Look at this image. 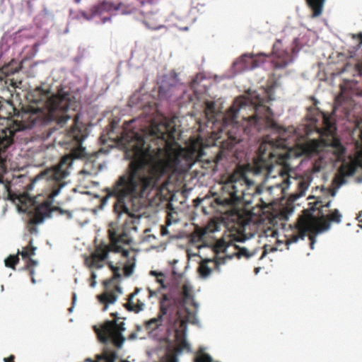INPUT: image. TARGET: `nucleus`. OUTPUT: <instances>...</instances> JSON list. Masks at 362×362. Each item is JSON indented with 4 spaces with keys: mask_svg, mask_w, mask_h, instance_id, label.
I'll return each instance as SVG.
<instances>
[{
    "mask_svg": "<svg viewBox=\"0 0 362 362\" xmlns=\"http://www.w3.org/2000/svg\"><path fill=\"white\" fill-rule=\"evenodd\" d=\"M176 129L165 123L152 124L151 143L146 145L142 134L132 132L124 136L125 155L132 160L127 177H120L117 185L124 194H132L139 185L143 190L158 186L160 179L169 172L185 171L194 163V152L182 147L176 141Z\"/></svg>",
    "mask_w": 362,
    "mask_h": 362,
    "instance_id": "nucleus-1",
    "label": "nucleus"
},
{
    "mask_svg": "<svg viewBox=\"0 0 362 362\" xmlns=\"http://www.w3.org/2000/svg\"><path fill=\"white\" fill-rule=\"evenodd\" d=\"M29 105H23L16 114L13 124L4 129L0 128V168H5V158L3 153L13 143L17 133L40 127V132L36 136L42 140L47 139L53 129L47 127L52 121L59 125L64 124L71 116L69 110H76L78 102L70 93L63 89L54 94L49 88L37 87L28 95Z\"/></svg>",
    "mask_w": 362,
    "mask_h": 362,
    "instance_id": "nucleus-2",
    "label": "nucleus"
},
{
    "mask_svg": "<svg viewBox=\"0 0 362 362\" xmlns=\"http://www.w3.org/2000/svg\"><path fill=\"white\" fill-rule=\"evenodd\" d=\"M264 103V99L259 96H256L254 99L244 96L238 97L235 98L233 105L227 111L226 117L233 122L237 119L239 111L247 107H251L254 110V114L248 117L247 124L244 131L247 134H253L255 132L263 130H271L278 134L275 139H270L268 136L264 138V141L259 145L257 157L250 168L254 175H262L265 179L270 177H274L275 175H273L272 173L276 168L277 173L283 179L280 187L284 190L288 187L290 180L287 174L283 173L282 166L279 164L274 165V163L277 162V158L274 151L272 150L274 147L279 148L284 145V141L281 138V133L284 132V129L275 122L272 110Z\"/></svg>",
    "mask_w": 362,
    "mask_h": 362,
    "instance_id": "nucleus-3",
    "label": "nucleus"
},
{
    "mask_svg": "<svg viewBox=\"0 0 362 362\" xmlns=\"http://www.w3.org/2000/svg\"><path fill=\"white\" fill-rule=\"evenodd\" d=\"M87 129L83 124L78 121V116L74 119V124L59 141V145L71 151L64 156L59 163L51 168L46 169L36 179L45 178L49 187L46 199L38 204L35 209L34 215L28 223V228L31 233L37 232L35 225L41 223L46 217H49L54 198L59 194L65 186L63 180L69 175V169L71 167L74 159L85 156L86 149L81 144L87 136Z\"/></svg>",
    "mask_w": 362,
    "mask_h": 362,
    "instance_id": "nucleus-4",
    "label": "nucleus"
},
{
    "mask_svg": "<svg viewBox=\"0 0 362 362\" xmlns=\"http://www.w3.org/2000/svg\"><path fill=\"white\" fill-rule=\"evenodd\" d=\"M192 300V288L187 284L182 286V291L178 296H175L171 292L163 294L158 300L157 316L144 322L145 329L149 332L159 329L163 325L164 317L168 318L170 325L180 322L181 328L186 327L193 315L185 305Z\"/></svg>",
    "mask_w": 362,
    "mask_h": 362,
    "instance_id": "nucleus-5",
    "label": "nucleus"
},
{
    "mask_svg": "<svg viewBox=\"0 0 362 362\" xmlns=\"http://www.w3.org/2000/svg\"><path fill=\"white\" fill-rule=\"evenodd\" d=\"M317 116L322 119L321 126L317 124L318 119L317 117L308 115L312 129L308 130L307 134H310V132L314 130L318 134L320 138L319 140L312 139L308 142L307 145L309 150L312 152H319L324 147L330 146L333 148L337 158H341L344 156L346 149L341 144L340 139L337 136V127L332 115L320 112Z\"/></svg>",
    "mask_w": 362,
    "mask_h": 362,
    "instance_id": "nucleus-6",
    "label": "nucleus"
},
{
    "mask_svg": "<svg viewBox=\"0 0 362 362\" xmlns=\"http://www.w3.org/2000/svg\"><path fill=\"white\" fill-rule=\"evenodd\" d=\"M328 211V214H324V212L320 209V216L317 224H315L308 216H300L296 223V231L288 239L287 244L296 243L299 239L303 240L307 233H310L308 235L310 241V246L311 249H313L316 240L315 236L317 234L328 230L332 223H339L341 221L342 215L338 209H335Z\"/></svg>",
    "mask_w": 362,
    "mask_h": 362,
    "instance_id": "nucleus-7",
    "label": "nucleus"
},
{
    "mask_svg": "<svg viewBox=\"0 0 362 362\" xmlns=\"http://www.w3.org/2000/svg\"><path fill=\"white\" fill-rule=\"evenodd\" d=\"M115 11L119 14L139 12L144 17V23L150 29L158 30L165 22L156 5V0H118Z\"/></svg>",
    "mask_w": 362,
    "mask_h": 362,
    "instance_id": "nucleus-8",
    "label": "nucleus"
},
{
    "mask_svg": "<svg viewBox=\"0 0 362 362\" xmlns=\"http://www.w3.org/2000/svg\"><path fill=\"white\" fill-rule=\"evenodd\" d=\"M113 119L110 120L108 124V129L103 131L99 138L101 145L103 146L95 154L91 155L85 161L83 169L80 171V174L88 176L97 175L100 170H103L105 165V161L101 157L103 154H107L110 152V149L113 148Z\"/></svg>",
    "mask_w": 362,
    "mask_h": 362,
    "instance_id": "nucleus-9",
    "label": "nucleus"
},
{
    "mask_svg": "<svg viewBox=\"0 0 362 362\" xmlns=\"http://www.w3.org/2000/svg\"><path fill=\"white\" fill-rule=\"evenodd\" d=\"M98 341L102 344V351L95 356V361L86 362H113V320H106L93 326Z\"/></svg>",
    "mask_w": 362,
    "mask_h": 362,
    "instance_id": "nucleus-10",
    "label": "nucleus"
},
{
    "mask_svg": "<svg viewBox=\"0 0 362 362\" xmlns=\"http://www.w3.org/2000/svg\"><path fill=\"white\" fill-rule=\"evenodd\" d=\"M246 238L244 235L230 233L227 237L218 240L214 247V252L218 255L221 252L224 253L225 259H232L236 256L238 259L242 257L249 259L256 255L257 250L249 251L246 247H240L237 243L243 242Z\"/></svg>",
    "mask_w": 362,
    "mask_h": 362,
    "instance_id": "nucleus-11",
    "label": "nucleus"
},
{
    "mask_svg": "<svg viewBox=\"0 0 362 362\" xmlns=\"http://www.w3.org/2000/svg\"><path fill=\"white\" fill-rule=\"evenodd\" d=\"M253 184L254 182L247 179L243 173L238 179H235V175H232L229 181L223 187L224 189L228 192L229 198L222 199L218 197L214 201L218 205H224L229 202H237L243 199L247 187Z\"/></svg>",
    "mask_w": 362,
    "mask_h": 362,
    "instance_id": "nucleus-12",
    "label": "nucleus"
},
{
    "mask_svg": "<svg viewBox=\"0 0 362 362\" xmlns=\"http://www.w3.org/2000/svg\"><path fill=\"white\" fill-rule=\"evenodd\" d=\"M109 243L104 241L95 246V250L90 256L85 257L84 264L89 268L100 269L103 267L104 262L108 257L109 252H113V222L108 224Z\"/></svg>",
    "mask_w": 362,
    "mask_h": 362,
    "instance_id": "nucleus-13",
    "label": "nucleus"
},
{
    "mask_svg": "<svg viewBox=\"0 0 362 362\" xmlns=\"http://www.w3.org/2000/svg\"><path fill=\"white\" fill-rule=\"evenodd\" d=\"M112 9L113 4L104 0L93 6L88 11H80L78 16L86 21H90L95 17H100L101 23H105L111 21Z\"/></svg>",
    "mask_w": 362,
    "mask_h": 362,
    "instance_id": "nucleus-14",
    "label": "nucleus"
},
{
    "mask_svg": "<svg viewBox=\"0 0 362 362\" xmlns=\"http://www.w3.org/2000/svg\"><path fill=\"white\" fill-rule=\"evenodd\" d=\"M130 242L127 235L116 237L115 231V253H121L122 257L125 259L124 272L127 276L132 274L134 266V259L129 257L132 253L129 249Z\"/></svg>",
    "mask_w": 362,
    "mask_h": 362,
    "instance_id": "nucleus-15",
    "label": "nucleus"
},
{
    "mask_svg": "<svg viewBox=\"0 0 362 362\" xmlns=\"http://www.w3.org/2000/svg\"><path fill=\"white\" fill-rule=\"evenodd\" d=\"M266 57L263 54H245L233 63V66L239 71L251 70L262 64Z\"/></svg>",
    "mask_w": 362,
    "mask_h": 362,
    "instance_id": "nucleus-16",
    "label": "nucleus"
},
{
    "mask_svg": "<svg viewBox=\"0 0 362 362\" xmlns=\"http://www.w3.org/2000/svg\"><path fill=\"white\" fill-rule=\"evenodd\" d=\"M178 330L176 331V333ZM178 334H177V335ZM177 340L178 344L177 346H167L165 353L162 355L158 362H178L177 356L181 354L183 351H190V346L187 341L185 335L181 338L177 336Z\"/></svg>",
    "mask_w": 362,
    "mask_h": 362,
    "instance_id": "nucleus-17",
    "label": "nucleus"
},
{
    "mask_svg": "<svg viewBox=\"0 0 362 362\" xmlns=\"http://www.w3.org/2000/svg\"><path fill=\"white\" fill-rule=\"evenodd\" d=\"M103 291L97 296V299L103 305L102 311L105 312L110 305L113 304V274L103 281Z\"/></svg>",
    "mask_w": 362,
    "mask_h": 362,
    "instance_id": "nucleus-18",
    "label": "nucleus"
},
{
    "mask_svg": "<svg viewBox=\"0 0 362 362\" xmlns=\"http://www.w3.org/2000/svg\"><path fill=\"white\" fill-rule=\"evenodd\" d=\"M209 263L214 264V269L220 272V265L225 263L224 257H216L214 260L212 259H205L202 260L198 267V272L202 278H207L210 276L212 269L209 266Z\"/></svg>",
    "mask_w": 362,
    "mask_h": 362,
    "instance_id": "nucleus-19",
    "label": "nucleus"
},
{
    "mask_svg": "<svg viewBox=\"0 0 362 362\" xmlns=\"http://www.w3.org/2000/svg\"><path fill=\"white\" fill-rule=\"evenodd\" d=\"M178 84L176 74H171L162 81L158 88V95L161 98H168L171 96L170 90Z\"/></svg>",
    "mask_w": 362,
    "mask_h": 362,
    "instance_id": "nucleus-20",
    "label": "nucleus"
},
{
    "mask_svg": "<svg viewBox=\"0 0 362 362\" xmlns=\"http://www.w3.org/2000/svg\"><path fill=\"white\" fill-rule=\"evenodd\" d=\"M141 290V289L139 288H136L134 291L129 296L127 302L124 304V306L128 311L139 313L144 310L146 305L144 300L140 298H137L136 301L134 300V297L138 295Z\"/></svg>",
    "mask_w": 362,
    "mask_h": 362,
    "instance_id": "nucleus-21",
    "label": "nucleus"
},
{
    "mask_svg": "<svg viewBox=\"0 0 362 362\" xmlns=\"http://www.w3.org/2000/svg\"><path fill=\"white\" fill-rule=\"evenodd\" d=\"M354 166L349 165L347 166L342 165L339 169V174L335 175L332 180V185H336L337 188H339L346 182L345 176H350L354 173Z\"/></svg>",
    "mask_w": 362,
    "mask_h": 362,
    "instance_id": "nucleus-22",
    "label": "nucleus"
},
{
    "mask_svg": "<svg viewBox=\"0 0 362 362\" xmlns=\"http://www.w3.org/2000/svg\"><path fill=\"white\" fill-rule=\"evenodd\" d=\"M117 313H115V347L119 348L125 340V338L121 334V332L124 331L125 328L123 322H117Z\"/></svg>",
    "mask_w": 362,
    "mask_h": 362,
    "instance_id": "nucleus-23",
    "label": "nucleus"
},
{
    "mask_svg": "<svg viewBox=\"0 0 362 362\" xmlns=\"http://www.w3.org/2000/svg\"><path fill=\"white\" fill-rule=\"evenodd\" d=\"M290 62L288 53L283 52L279 54H274L272 60L274 69L285 68Z\"/></svg>",
    "mask_w": 362,
    "mask_h": 362,
    "instance_id": "nucleus-24",
    "label": "nucleus"
},
{
    "mask_svg": "<svg viewBox=\"0 0 362 362\" xmlns=\"http://www.w3.org/2000/svg\"><path fill=\"white\" fill-rule=\"evenodd\" d=\"M305 2L313 11V18L318 17L322 14L325 0H305Z\"/></svg>",
    "mask_w": 362,
    "mask_h": 362,
    "instance_id": "nucleus-25",
    "label": "nucleus"
},
{
    "mask_svg": "<svg viewBox=\"0 0 362 362\" xmlns=\"http://www.w3.org/2000/svg\"><path fill=\"white\" fill-rule=\"evenodd\" d=\"M227 147L233 148L241 141L240 134L237 132L236 128H233L228 132Z\"/></svg>",
    "mask_w": 362,
    "mask_h": 362,
    "instance_id": "nucleus-26",
    "label": "nucleus"
},
{
    "mask_svg": "<svg viewBox=\"0 0 362 362\" xmlns=\"http://www.w3.org/2000/svg\"><path fill=\"white\" fill-rule=\"evenodd\" d=\"M33 239L31 238L29 241V243L27 246L23 247V250L20 251L18 250L17 254L18 255H21L23 259H27L29 257H32L35 254L36 247L33 245Z\"/></svg>",
    "mask_w": 362,
    "mask_h": 362,
    "instance_id": "nucleus-27",
    "label": "nucleus"
},
{
    "mask_svg": "<svg viewBox=\"0 0 362 362\" xmlns=\"http://www.w3.org/2000/svg\"><path fill=\"white\" fill-rule=\"evenodd\" d=\"M6 267L15 269L16 265L19 262V257L18 254L9 255L4 261Z\"/></svg>",
    "mask_w": 362,
    "mask_h": 362,
    "instance_id": "nucleus-28",
    "label": "nucleus"
},
{
    "mask_svg": "<svg viewBox=\"0 0 362 362\" xmlns=\"http://www.w3.org/2000/svg\"><path fill=\"white\" fill-rule=\"evenodd\" d=\"M218 225L214 221H211L206 226V227L203 229L202 235H204L207 233H214L216 231L218 230Z\"/></svg>",
    "mask_w": 362,
    "mask_h": 362,
    "instance_id": "nucleus-29",
    "label": "nucleus"
},
{
    "mask_svg": "<svg viewBox=\"0 0 362 362\" xmlns=\"http://www.w3.org/2000/svg\"><path fill=\"white\" fill-rule=\"evenodd\" d=\"M150 274L156 277V281L160 284L159 288H165L166 286L164 282L165 275L162 272H158L156 271H151Z\"/></svg>",
    "mask_w": 362,
    "mask_h": 362,
    "instance_id": "nucleus-30",
    "label": "nucleus"
},
{
    "mask_svg": "<svg viewBox=\"0 0 362 362\" xmlns=\"http://www.w3.org/2000/svg\"><path fill=\"white\" fill-rule=\"evenodd\" d=\"M37 264V262L33 259L32 257L27 258L26 264L25 269L29 270L31 276L34 274V269L32 268Z\"/></svg>",
    "mask_w": 362,
    "mask_h": 362,
    "instance_id": "nucleus-31",
    "label": "nucleus"
},
{
    "mask_svg": "<svg viewBox=\"0 0 362 362\" xmlns=\"http://www.w3.org/2000/svg\"><path fill=\"white\" fill-rule=\"evenodd\" d=\"M147 291L148 292V298H151V297H153V296H159V298H160L161 297V296L163 294L160 292L161 289L159 288L156 290H152L150 288H148ZM181 291H182V290L180 291L177 293H175L173 291H171V293H173L175 296H178ZM168 293H169V292H168ZM166 294H168V293Z\"/></svg>",
    "mask_w": 362,
    "mask_h": 362,
    "instance_id": "nucleus-32",
    "label": "nucleus"
},
{
    "mask_svg": "<svg viewBox=\"0 0 362 362\" xmlns=\"http://www.w3.org/2000/svg\"><path fill=\"white\" fill-rule=\"evenodd\" d=\"M331 204H332V200L323 201L322 199H321L320 198L315 202V205L318 206V209L319 210L321 209L322 212H324L323 208H329L331 206Z\"/></svg>",
    "mask_w": 362,
    "mask_h": 362,
    "instance_id": "nucleus-33",
    "label": "nucleus"
},
{
    "mask_svg": "<svg viewBox=\"0 0 362 362\" xmlns=\"http://www.w3.org/2000/svg\"><path fill=\"white\" fill-rule=\"evenodd\" d=\"M297 185L300 194H303L309 186L308 182L303 179L300 180Z\"/></svg>",
    "mask_w": 362,
    "mask_h": 362,
    "instance_id": "nucleus-34",
    "label": "nucleus"
},
{
    "mask_svg": "<svg viewBox=\"0 0 362 362\" xmlns=\"http://www.w3.org/2000/svg\"><path fill=\"white\" fill-rule=\"evenodd\" d=\"M111 196H113V191L112 192H109L107 195H105V197H102L100 199V204H99V209H103L104 206L107 202L108 198L110 197H111Z\"/></svg>",
    "mask_w": 362,
    "mask_h": 362,
    "instance_id": "nucleus-35",
    "label": "nucleus"
},
{
    "mask_svg": "<svg viewBox=\"0 0 362 362\" xmlns=\"http://www.w3.org/2000/svg\"><path fill=\"white\" fill-rule=\"evenodd\" d=\"M54 210H56V211H59V214H62V215H65L66 216L67 218H71L72 217V214L69 211H64L62 210V209L59 208V207H55L54 209Z\"/></svg>",
    "mask_w": 362,
    "mask_h": 362,
    "instance_id": "nucleus-36",
    "label": "nucleus"
},
{
    "mask_svg": "<svg viewBox=\"0 0 362 362\" xmlns=\"http://www.w3.org/2000/svg\"><path fill=\"white\" fill-rule=\"evenodd\" d=\"M352 38L353 39H356V38L358 39L359 42L358 44V47H360L362 45V33H359L358 34H353Z\"/></svg>",
    "mask_w": 362,
    "mask_h": 362,
    "instance_id": "nucleus-37",
    "label": "nucleus"
},
{
    "mask_svg": "<svg viewBox=\"0 0 362 362\" xmlns=\"http://www.w3.org/2000/svg\"><path fill=\"white\" fill-rule=\"evenodd\" d=\"M95 279H96V274L95 272H92L91 276H90V286L91 287H94L95 286V284H96Z\"/></svg>",
    "mask_w": 362,
    "mask_h": 362,
    "instance_id": "nucleus-38",
    "label": "nucleus"
},
{
    "mask_svg": "<svg viewBox=\"0 0 362 362\" xmlns=\"http://www.w3.org/2000/svg\"><path fill=\"white\" fill-rule=\"evenodd\" d=\"M204 201L202 199L197 198L193 200L194 206L197 207L199 206V204Z\"/></svg>",
    "mask_w": 362,
    "mask_h": 362,
    "instance_id": "nucleus-39",
    "label": "nucleus"
},
{
    "mask_svg": "<svg viewBox=\"0 0 362 362\" xmlns=\"http://www.w3.org/2000/svg\"><path fill=\"white\" fill-rule=\"evenodd\" d=\"M337 189H338V188H337V187H336V188H329V189H328L329 194H330L332 197H335V195H336V194H337Z\"/></svg>",
    "mask_w": 362,
    "mask_h": 362,
    "instance_id": "nucleus-40",
    "label": "nucleus"
},
{
    "mask_svg": "<svg viewBox=\"0 0 362 362\" xmlns=\"http://www.w3.org/2000/svg\"><path fill=\"white\" fill-rule=\"evenodd\" d=\"M15 356L13 355H11L7 358H4V362H15Z\"/></svg>",
    "mask_w": 362,
    "mask_h": 362,
    "instance_id": "nucleus-41",
    "label": "nucleus"
},
{
    "mask_svg": "<svg viewBox=\"0 0 362 362\" xmlns=\"http://www.w3.org/2000/svg\"><path fill=\"white\" fill-rule=\"evenodd\" d=\"M160 233L162 235H165L168 233V231L165 227L162 226L160 229Z\"/></svg>",
    "mask_w": 362,
    "mask_h": 362,
    "instance_id": "nucleus-42",
    "label": "nucleus"
},
{
    "mask_svg": "<svg viewBox=\"0 0 362 362\" xmlns=\"http://www.w3.org/2000/svg\"><path fill=\"white\" fill-rule=\"evenodd\" d=\"M119 267H115V269H114V271H115V278L116 276H119V275H118V272H119Z\"/></svg>",
    "mask_w": 362,
    "mask_h": 362,
    "instance_id": "nucleus-43",
    "label": "nucleus"
},
{
    "mask_svg": "<svg viewBox=\"0 0 362 362\" xmlns=\"http://www.w3.org/2000/svg\"><path fill=\"white\" fill-rule=\"evenodd\" d=\"M136 337V333H132V334H129V339H135Z\"/></svg>",
    "mask_w": 362,
    "mask_h": 362,
    "instance_id": "nucleus-44",
    "label": "nucleus"
},
{
    "mask_svg": "<svg viewBox=\"0 0 362 362\" xmlns=\"http://www.w3.org/2000/svg\"><path fill=\"white\" fill-rule=\"evenodd\" d=\"M108 267L113 272V263L112 262H108Z\"/></svg>",
    "mask_w": 362,
    "mask_h": 362,
    "instance_id": "nucleus-45",
    "label": "nucleus"
},
{
    "mask_svg": "<svg viewBox=\"0 0 362 362\" xmlns=\"http://www.w3.org/2000/svg\"><path fill=\"white\" fill-rule=\"evenodd\" d=\"M206 106H207V108H208V109H211V108H212V107H214V105H213V103H208L206 104Z\"/></svg>",
    "mask_w": 362,
    "mask_h": 362,
    "instance_id": "nucleus-46",
    "label": "nucleus"
},
{
    "mask_svg": "<svg viewBox=\"0 0 362 362\" xmlns=\"http://www.w3.org/2000/svg\"><path fill=\"white\" fill-rule=\"evenodd\" d=\"M114 289L115 291H120V288L118 286L115 285Z\"/></svg>",
    "mask_w": 362,
    "mask_h": 362,
    "instance_id": "nucleus-47",
    "label": "nucleus"
},
{
    "mask_svg": "<svg viewBox=\"0 0 362 362\" xmlns=\"http://www.w3.org/2000/svg\"><path fill=\"white\" fill-rule=\"evenodd\" d=\"M315 110V109L314 107H310L308 108V110L309 112H310L311 111Z\"/></svg>",
    "mask_w": 362,
    "mask_h": 362,
    "instance_id": "nucleus-48",
    "label": "nucleus"
},
{
    "mask_svg": "<svg viewBox=\"0 0 362 362\" xmlns=\"http://www.w3.org/2000/svg\"><path fill=\"white\" fill-rule=\"evenodd\" d=\"M117 189H116V186L115 185V194H114V196L115 197H116L117 196Z\"/></svg>",
    "mask_w": 362,
    "mask_h": 362,
    "instance_id": "nucleus-49",
    "label": "nucleus"
},
{
    "mask_svg": "<svg viewBox=\"0 0 362 362\" xmlns=\"http://www.w3.org/2000/svg\"><path fill=\"white\" fill-rule=\"evenodd\" d=\"M82 0H74L76 4H80Z\"/></svg>",
    "mask_w": 362,
    "mask_h": 362,
    "instance_id": "nucleus-50",
    "label": "nucleus"
},
{
    "mask_svg": "<svg viewBox=\"0 0 362 362\" xmlns=\"http://www.w3.org/2000/svg\"><path fill=\"white\" fill-rule=\"evenodd\" d=\"M114 209H115V212L117 211V206L116 204H115V206H114Z\"/></svg>",
    "mask_w": 362,
    "mask_h": 362,
    "instance_id": "nucleus-51",
    "label": "nucleus"
},
{
    "mask_svg": "<svg viewBox=\"0 0 362 362\" xmlns=\"http://www.w3.org/2000/svg\"><path fill=\"white\" fill-rule=\"evenodd\" d=\"M76 300V294H74V297H73V302H74Z\"/></svg>",
    "mask_w": 362,
    "mask_h": 362,
    "instance_id": "nucleus-52",
    "label": "nucleus"
},
{
    "mask_svg": "<svg viewBox=\"0 0 362 362\" xmlns=\"http://www.w3.org/2000/svg\"><path fill=\"white\" fill-rule=\"evenodd\" d=\"M114 142H115V145L117 143V140L115 138Z\"/></svg>",
    "mask_w": 362,
    "mask_h": 362,
    "instance_id": "nucleus-53",
    "label": "nucleus"
},
{
    "mask_svg": "<svg viewBox=\"0 0 362 362\" xmlns=\"http://www.w3.org/2000/svg\"><path fill=\"white\" fill-rule=\"evenodd\" d=\"M119 362H129V361H125V360H121Z\"/></svg>",
    "mask_w": 362,
    "mask_h": 362,
    "instance_id": "nucleus-54",
    "label": "nucleus"
},
{
    "mask_svg": "<svg viewBox=\"0 0 362 362\" xmlns=\"http://www.w3.org/2000/svg\"><path fill=\"white\" fill-rule=\"evenodd\" d=\"M32 281H33V283H35V281L33 277L32 278Z\"/></svg>",
    "mask_w": 362,
    "mask_h": 362,
    "instance_id": "nucleus-55",
    "label": "nucleus"
},
{
    "mask_svg": "<svg viewBox=\"0 0 362 362\" xmlns=\"http://www.w3.org/2000/svg\"><path fill=\"white\" fill-rule=\"evenodd\" d=\"M203 211H204L205 214H206V211H205V208H204V207L203 208Z\"/></svg>",
    "mask_w": 362,
    "mask_h": 362,
    "instance_id": "nucleus-56",
    "label": "nucleus"
},
{
    "mask_svg": "<svg viewBox=\"0 0 362 362\" xmlns=\"http://www.w3.org/2000/svg\"><path fill=\"white\" fill-rule=\"evenodd\" d=\"M313 100H315V105H316V103H317V101L313 98Z\"/></svg>",
    "mask_w": 362,
    "mask_h": 362,
    "instance_id": "nucleus-57",
    "label": "nucleus"
},
{
    "mask_svg": "<svg viewBox=\"0 0 362 362\" xmlns=\"http://www.w3.org/2000/svg\"><path fill=\"white\" fill-rule=\"evenodd\" d=\"M110 316H111V317H113V313H110Z\"/></svg>",
    "mask_w": 362,
    "mask_h": 362,
    "instance_id": "nucleus-58",
    "label": "nucleus"
},
{
    "mask_svg": "<svg viewBox=\"0 0 362 362\" xmlns=\"http://www.w3.org/2000/svg\"><path fill=\"white\" fill-rule=\"evenodd\" d=\"M72 190L74 191V192L76 191V189L75 188H73Z\"/></svg>",
    "mask_w": 362,
    "mask_h": 362,
    "instance_id": "nucleus-59",
    "label": "nucleus"
},
{
    "mask_svg": "<svg viewBox=\"0 0 362 362\" xmlns=\"http://www.w3.org/2000/svg\"><path fill=\"white\" fill-rule=\"evenodd\" d=\"M361 139H362V131L361 132Z\"/></svg>",
    "mask_w": 362,
    "mask_h": 362,
    "instance_id": "nucleus-60",
    "label": "nucleus"
}]
</instances>
